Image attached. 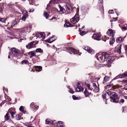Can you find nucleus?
<instances>
[{"instance_id": "nucleus-1", "label": "nucleus", "mask_w": 127, "mask_h": 127, "mask_svg": "<svg viewBox=\"0 0 127 127\" xmlns=\"http://www.w3.org/2000/svg\"><path fill=\"white\" fill-rule=\"evenodd\" d=\"M103 54L104 59L103 61H101V62L106 61L108 63H110L113 62L114 59L113 57L110 56L109 54L106 52L103 53Z\"/></svg>"}, {"instance_id": "nucleus-2", "label": "nucleus", "mask_w": 127, "mask_h": 127, "mask_svg": "<svg viewBox=\"0 0 127 127\" xmlns=\"http://www.w3.org/2000/svg\"><path fill=\"white\" fill-rule=\"evenodd\" d=\"M79 20L78 14H76L74 17L70 19L71 22L73 24L77 22Z\"/></svg>"}, {"instance_id": "nucleus-3", "label": "nucleus", "mask_w": 127, "mask_h": 127, "mask_svg": "<svg viewBox=\"0 0 127 127\" xmlns=\"http://www.w3.org/2000/svg\"><path fill=\"white\" fill-rule=\"evenodd\" d=\"M36 37V39L38 38H41L40 40H42L45 38V34L44 33L41 32L37 33L35 34V36H34V37Z\"/></svg>"}, {"instance_id": "nucleus-4", "label": "nucleus", "mask_w": 127, "mask_h": 127, "mask_svg": "<svg viewBox=\"0 0 127 127\" xmlns=\"http://www.w3.org/2000/svg\"><path fill=\"white\" fill-rule=\"evenodd\" d=\"M83 83L81 82H79L77 84L76 90L77 91L81 92L83 90Z\"/></svg>"}, {"instance_id": "nucleus-5", "label": "nucleus", "mask_w": 127, "mask_h": 127, "mask_svg": "<svg viewBox=\"0 0 127 127\" xmlns=\"http://www.w3.org/2000/svg\"><path fill=\"white\" fill-rule=\"evenodd\" d=\"M38 43L37 41H33L28 43L26 45V47L28 49H30L34 47L36 44Z\"/></svg>"}, {"instance_id": "nucleus-6", "label": "nucleus", "mask_w": 127, "mask_h": 127, "mask_svg": "<svg viewBox=\"0 0 127 127\" xmlns=\"http://www.w3.org/2000/svg\"><path fill=\"white\" fill-rule=\"evenodd\" d=\"M23 16L22 18V20L23 21H25L27 17L28 16V13L27 12L24 10L22 12Z\"/></svg>"}, {"instance_id": "nucleus-7", "label": "nucleus", "mask_w": 127, "mask_h": 127, "mask_svg": "<svg viewBox=\"0 0 127 127\" xmlns=\"http://www.w3.org/2000/svg\"><path fill=\"white\" fill-rule=\"evenodd\" d=\"M115 32L114 30L111 29H109L107 32V34L110 36H112L113 37L114 34Z\"/></svg>"}, {"instance_id": "nucleus-8", "label": "nucleus", "mask_w": 127, "mask_h": 127, "mask_svg": "<svg viewBox=\"0 0 127 127\" xmlns=\"http://www.w3.org/2000/svg\"><path fill=\"white\" fill-rule=\"evenodd\" d=\"M95 57L96 58L97 60H99V61H102L103 58V53L100 54H97L95 55Z\"/></svg>"}, {"instance_id": "nucleus-9", "label": "nucleus", "mask_w": 127, "mask_h": 127, "mask_svg": "<svg viewBox=\"0 0 127 127\" xmlns=\"http://www.w3.org/2000/svg\"><path fill=\"white\" fill-rule=\"evenodd\" d=\"M11 52L15 55H17L19 53V51L15 48H12L11 49Z\"/></svg>"}, {"instance_id": "nucleus-10", "label": "nucleus", "mask_w": 127, "mask_h": 127, "mask_svg": "<svg viewBox=\"0 0 127 127\" xmlns=\"http://www.w3.org/2000/svg\"><path fill=\"white\" fill-rule=\"evenodd\" d=\"M19 21L18 20V19H17L16 18L15 20H13L11 24L9 25V26H10L12 28L14 26L17 24V23H19Z\"/></svg>"}, {"instance_id": "nucleus-11", "label": "nucleus", "mask_w": 127, "mask_h": 127, "mask_svg": "<svg viewBox=\"0 0 127 127\" xmlns=\"http://www.w3.org/2000/svg\"><path fill=\"white\" fill-rule=\"evenodd\" d=\"M113 96V97H110L111 101L115 103L118 102V101L116 100V99H118L119 98V97L118 96Z\"/></svg>"}, {"instance_id": "nucleus-12", "label": "nucleus", "mask_w": 127, "mask_h": 127, "mask_svg": "<svg viewBox=\"0 0 127 127\" xmlns=\"http://www.w3.org/2000/svg\"><path fill=\"white\" fill-rule=\"evenodd\" d=\"M100 33H98L94 34L92 37L94 39L99 40L100 39Z\"/></svg>"}, {"instance_id": "nucleus-13", "label": "nucleus", "mask_w": 127, "mask_h": 127, "mask_svg": "<svg viewBox=\"0 0 127 127\" xmlns=\"http://www.w3.org/2000/svg\"><path fill=\"white\" fill-rule=\"evenodd\" d=\"M30 29L31 28L30 26L26 27L23 28L22 30L20 31L19 32L21 33L26 32H28L29 30H30Z\"/></svg>"}, {"instance_id": "nucleus-14", "label": "nucleus", "mask_w": 127, "mask_h": 127, "mask_svg": "<svg viewBox=\"0 0 127 127\" xmlns=\"http://www.w3.org/2000/svg\"><path fill=\"white\" fill-rule=\"evenodd\" d=\"M59 7L60 8L59 12L60 14H62L65 13V10L64 8L62 7L59 4Z\"/></svg>"}, {"instance_id": "nucleus-15", "label": "nucleus", "mask_w": 127, "mask_h": 127, "mask_svg": "<svg viewBox=\"0 0 127 127\" xmlns=\"http://www.w3.org/2000/svg\"><path fill=\"white\" fill-rule=\"evenodd\" d=\"M13 109V108H10L8 110V113H10V114L12 118H14L13 115H15L16 113L15 112H13L12 111Z\"/></svg>"}, {"instance_id": "nucleus-16", "label": "nucleus", "mask_w": 127, "mask_h": 127, "mask_svg": "<svg viewBox=\"0 0 127 127\" xmlns=\"http://www.w3.org/2000/svg\"><path fill=\"white\" fill-rule=\"evenodd\" d=\"M56 37H52L50 38L49 39L46 40H45V42L49 43H51L56 40Z\"/></svg>"}, {"instance_id": "nucleus-17", "label": "nucleus", "mask_w": 127, "mask_h": 127, "mask_svg": "<svg viewBox=\"0 0 127 127\" xmlns=\"http://www.w3.org/2000/svg\"><path fill=\"white\" fill-rule=\"evenodd\" d=\"M126 76H127V72H125L122 75H120L119 76H116L115 78V79H116L118 78H124Z\"/></svg>"}, {"instance_id": "nucleus-18", "label": "nucleus", "mask_w": 127, "mask_h": 127, "mask_svg": "<svg viewBox=\"0 0 127 127\" xmlns=\"http://www.w3.org/2000/svg\"><path fill=\"white\" fill-rule=\"evenodd\" d=\"M54 121L53 122L51 119H47L45 121V124H51L52 125L54 124Z\"/></svg>"}, {"instance_id": "nucleus-19", "label": "nucleus", "mask_w": 127, "mask_h": 127, "mask_svg": "<svg viewBox=\"0 0 127 127\" xmlns=\"http://www.w3.org/2000/svg\"><path fill=\"white\" fill-rule=\"evenodd\" d=\"M106 93L108 95H116V93L112 92L110 91H108Z\"/></svg>"}, {"instance_id": "nucleus-20", "label": "nucleus", "mask_w": 127, "mask_h": 127, "mask_svg": "<svg viewBox=\"0 0 127 127\" xmlns=\"http://www.w3.org/2000/svg\"><path fill=\"white\" fill-rule=\"evenodd\" d=\"M57 125L58 127H64V125L62 123V122L61 121H59L57 123Z\"/></svg>"}, {"instance_id": "nucleus-21", "label": "nucleus", "mask_w": 127, "mask_h": 127, "mask_svg": "<svg viewBox=\"0 0 127 127\" xmlns=\"http://www.w3.org/2000/svg\"><path fill=\"white\" fill-rule=\"evenodd\" d=\"M84 49L87 51L89 53H91L92 52V50L90 49V47L88 46L84 47Z\"/></svg>"}, {"instance_id": "nucleus-22", "label": "nucleus", "mask_w": 127, "mask_h": 127, "mask_svg": "<svg viewBox=\"0 0 127 127\" xmlns=\"http://www.w3.org/2000/svg\"><path fill=\"white\" fill-rule=\"evenodd\" d=\"M64 26L65 27H72L73 25L70 24L68 22H67L65 23V24L64 25Z\"/></svg>"}, {"instance_id": "nucleus-23", "label": "nucleus", "mask_w": 127, "mask_h": 127, "mask_svg": "<svg viewBox=\"0 0 127 127\" xmlns=\"http://www.w3.org/2000/svg\"><path fill=\"white\" fill-rule=\"evenodd\" d=\"M69 50L73 52L74 54H77V52L76 50L74 48L70 47L69 48Z\"/></svg>"}, {"instance_id": "nucleus-24", "label": "nucleus", "mask_w": 127, "mask_h": 127, "mask_svg": "<svg viewBox=\"0 0 127 127\" xmlns=\"http://www.w3.org/2000/svg\"><path fill=\"white\" fill-rule=\"evenodd\" d=\"M36 71L38 72L41 71L42 70V67L41 66H35Z\"/></svg>"}, {"instance_id": "nucleus-25", "label": "nucleus", "mask_w": 127, "mask_h": 127, "mask_svg": "<svg viewBox=\"0 0 127 127\" xmlns=\"http://www.w3.org/2000/svg\"><path fill=\"white\" fill-rule=\"evenodd\" d=\"M15 56V55L14 54L12 53L11 52H10L9 53V55L8 56V58L9 59H12Z\"/></svg>"}, {"instance_id": "nucleus-26", "label": "nucleus", "mask_w": 127, "mask_h": 127, "mask_svg": "<svg viewBox=\"0 0 127 127\" xmlns=\"http://www.w3.org/2000/svg\"><path fill=\"white\" fill-rule=\"evenodd\" d=\"M35 54L36 53H35V52L34 51H30L28 53L29 55H31L34 57L36 55Z\"/></svg>"}, {"instance_id": "nucleus-27", "label": "nucleus", "mask_w": 127, "mask_h": 127, "mask_svg": "<svg viewBox=\"0 0 127 127\" xmlns=\"http://www.w3.org/2000/svg\"><path fill=\"white\" fill-rule=\"evenodd\" d=\"M24 107L23 106H21L20 107L19 109L22 112L25 113L26 112V111L24 110Z\"/></svg>"}, {"instance_id": "nucleus-28", "label": "nucleus", "mask_w": 127, "mask_h": 127, "mask_svg": "<svg viewBox=\"0 0 127 127\" xmlns=\"http://www.w3.org/2000/svg\"><path fill=\"white\" fill-rule=\"evenodd\" d=\"M66 11L68 13H70L72 11V8L70 6L69 7H67L66 9Z\"/></svg>"}, {"instance_id": "nucleus-29", "label": "nucleus", "mask_w": 127, "mask_h": 127, "mask_svg": "<svg viewBox=\"0 0 127 127\" xmlns=\"http://www.w3.org/2000/svg\"><path fill=\"white\" fill-rule=\"evenodd\" d=\"M35 52H39L40 53H42L43 51L42 49L40 48L37 49L35 50Z\"/></svg>"}, {"instance_id": "nucleus-30", "label": "nucleus", "mask_w": 127, "mask_h": 127, "mask_svg": "<svg viewBox=\"0 0 127 127\" xmlns=\"http://www.w3.org/2000/svg\"><path fill=\"white\" fill-rule=\"evenodd\" d=\"M9 115V113H7L4 116L5 117V119L6 121H7L9 119V117H10V116H8Z\"/></svg>"}, {"instance_id": "nucleus-31", "label": "nucleus", "mask_w": 127, "mask_h": 127, "mask_svg": "<svg viewBox=\"0 0 127 127\" xmlns=\"http://www.w3.org/2000/svg\"><path fill=\"white\" fill-rule=\"evenodd\" d=\"M121 46L122 45H121L119 46L118 48L117 49V52L119 53V54L121 53Z\"/></svg>"}, {"instance_id": "nucleus-32", "label": "nucleus", "mask_w": 127, "mask_h": 127, "mask_svg": "<svg viewBox=\"0 0 127 127\" xmlns=\"http://www.w3.org/2000/svg\"><path fill=\"white\" fill-rule=\"evenodd\" d=\"M72 97L73 99L74 100H79L81 98L80 96L76 97V96H72Z\"/></svg>"}, {"instance_id": "nucleus-33", "label": "nucleus", "mask_w": 127, "mask_h": 127, "mask_svg": "<svg viewBox=\"0 0 127 127\" xmlns=\"http://www.w3.org/2000/svg\"><path fill=\"white\" fill-rule=\"evenodd\" d=\"M67 88L69 89L68 91L69 93H71L72 94H73L74 92L70 88V86H67Z\"/></svg>"}, {"instance_id": "nucleus-34", "label": "nucleus", "mask_w": 127, "mask_h": 127, "mask_svg": "<svg viewBox=\"0 0 127 127\" xmlns=\"http://www.w3.org/2000/svg\"><path fill=\"white\" fill-rule=\"evenodd\" d=\"M109 79V77L107 76H105L104 78V81L105 82L108 81Z\"/></svg>"}, {"instance_id": "nucleus-35", "label": "nucleus", "mask_w": 127, "mask_h": 127, "mask_svg": "<svg viewBox=\"0 0 127 127\" xmlns=\"http://www.w3.org/2000/svg\"><path fill=\"white\" fill-rule=\"evenodd\" d=\"M29 63V62L28 61L25 60H23L21 62V64H27Z\"/></svg>"}, {"instance_id": "nucleus-36", "label": "nucleus", "mask_w": 127, "mask_h": 127, "mask_svg": "<svg viewBox=\"0 0 127 127\" xmlns=\"http://www.w3.org/2000/svg\"><path fill=\"white\" fill-rule=\"evenodd\" d=\"M43 15L44 16L46 19H48L49 16V14L47 13L46 12H44Z\"/></svg>"}, {"instance_id": "nucleus-37", "label": "nucleus", "mask_w": 127, "mask_h": 127, "mask_svg": "<svg viewBox=\"0 0 127 127\" xmlns=\"http://www.w3.org/2000/svg\"><path fill=\"white\" fill-rule=\"evenodd\" d=\"M115 42V39L113 38H112L110 41V45L113 44Z\"/></svg>"}, {"instance_id": "nucleus-38", "label": "nucleus", "mask_w": 127, "mask_h": 127, "mask_svg": "<svg viewBox=\"0 0 127 127\" xmlns=\"http://www.w3.org/2000/svg\"><path fill=\"white\" fill-rule=\"evenodd\" d=\"M6 19L5 18H1L0 17V21L3 22L5 23Z\"/></svg>"}, {"instance_id": "nucleus-39", "label": "nucleus", "mask_w": 127, "mask_h": 127, "mask_svg": "<svg viewBox=\"0 0 127 127\" xmlns=\"http://www.w3.org/2000/svg\"><path fill=\"white\" fill-rule=\"evenodd\" d=\"M38 108V106L35 105V106H34L33 108V110L34 111H36Z\"/></svg>"}, {"instance_id": "nucleus-40", "label": "nucleus", "mask_w": 127, "mask_h": 127, "mask_svg": "<svg viewBox=\"0 0 127 127\" xmlns=\"http://www.w3.org/2000/svg\"><path fill=\"white\" fill-rule=\"evenodd\" d=\"M34 59L36 60H37L38 61H39V58L38 57V56H36V55L34 57Z\"/></svg>"}, {"instance_id": "nucleus-41", "label": "nucleus", "mask_w": 127, "mask_h": 127, "mask_svg": "<svg viewBox=\"0 0 127 127\" xmlns=\"http://www.w3.org/2000/svg\"><path fill=\"white\" fill-rule=\"evenodd\" d=\"M51 20H52V21H55L57 20V19L55 17H53L51 19Z\"/></svg>"}, {"instance_id": "nucleus-42", "label": "nucleus", "mask_w": 127, "mask_h": 127, "mask_svg": "<svg viewBox=\"0 0 127 127\" xmlns=\"http://www.w3.org/2000/svg\"><path fill=\"white\" fill-rule=\"evenodd\" d=\"M34 106H35L34 103L33 102L30 105V107L31 108H32L33 109V108Z\"/></svg>"}, {"instance_id": "nucleus-43", "label": "nucleus", "mask_w": 127, "mask_h": 127, "mask_svg": "<svg viewBox=\"0 0 127 127\" xmlns=\"http://www.w3.org/2000/svg\"><path fill=\"white\" fill-rule=\"evenodd\" d=\"M16 118L17 120H19L20 119V117L19 115H16Z\"/></svg>"}, {"instance_id": "nucleus-44", "label": "nucleus", "mask_w": 127, "mask_h": 127, "mask_svg": "<svg viewBox=\"0 0 127 127\" xmlns=\"http://www.w3.org/2000/svg\"><path fill=\"white\" fill-rule=\"evenodd\" d=\"M114 13V11L113 10H111L109 11L108 13L110 14H112Z\"/></svg>"}, {"instance_id": "nucleus-45", "label": "nucleus", "mask_w": 127, "mask_h": 127, "mask_svg": "<svg viewBox=\"0 0 127 127\" xmlns=\"http://www.w3.org/2000/svg\"><path fill=\"white\" fill-rule=\"evenodd\" d=\"M88 92L87 91L86 89H85V90L84 92V94L85 95H88Z\"/></svg>"}, {"instance_id": "nucleus-46", "label": "nucleus", "mask_w": 127, "mask_h": 127, "mask_svg": "<svg viewBox=\"0 0 127 127\" xmlns=\"http://www.w3.org/2000/svg\"><path fill=\"white\" fill-rule=\"evenodd\" d=\"M113 85L112 84H109L108 85H106V87L107 88H108L109 87H112L113 86Z\"/></svg>"}, {"instance_id": "nucleus-47", "label": "nucleus", "mask_w": 127, "mask_h": 127, "mask_svg": "<svg viewBox=\"0 0 127 127\" xmlns=\"http://www.w3.org/2000/svg\"><path fill=\"white\" fill-rule=\"evenodd\" d=\"M80 33L81 35L83 36L85 34V32L84 31H82V32L81 31Z\"/></svg>"}, {"instance_id": "nucleus-48", "label": "nucleus", "mask_w": 127, "mask_h": 127, "mask_svg": "<svg viewBox=\"0 0 127 127\" xmlns=\"http://www.w3.org/2000/svg\"><path fill=\"white\" fill-rule=\"evenodd\" d=\"M102 97L104 101H105H105H106V100L108 99L106 98V96H102Z\"/></svg>"}, {"instance_id": "nucleus-49", "label": "nucleus", "mask_w": 127, "mask_h": 127, "mask_svg": "<svg viewBox=\"0 0 127 127\" xmlns=\"http://www.w3.org/2000/svg\"><path fill=\"white\" fill-rule=\"evenodd\" d=\"M53 3H55L54 1H52V0H51L50 1L49 3L48 4H53Z\"/></svg>"}, {"instance_id": "nucleus-50", "label": "nucleus", "mask_w": 127, "mask_h": 127, "mask_svg": "<svg viewBox=\"0 0 127 127\" xmlns=\"http://www.w3.org/2000/svg\"><path fill=\"white\" fill-rule=\"evenodd\" d=\"M34 9L33 8H32V9H30L29 11V12H33L34 11Z\"/></svg>"}, {"instance_id": "nucleus-51", "label": "nucleus", "mask_w": 127, "mask_h": 127, "mask_svg": "<svg viewBox=\"0 0 127 127\" xmlns=\"http://www.w3.org/2000/svg\"><path fill=\"white\" fill-rule=\"evenodd\" d=\"M3 91L4 93H5V91L7 93L8 91L7 89H5L3 87Z\"/></svg>"}, {"instance_id": "nucleus-52", "label": "nucleus", "mask_w": 127, "mask_h": 127, "mask_svg": "<svg viewBox=\"0 0 127 127\" xmlns=\"http://www.w3.org/2000/svg\"><path fill=\"white\" fill-rule=\"evenodd\" d=\"M87 85L89 89H90L91 90V89L90 88V84H87Z\"/></svg>"}, {"instance_id": "nucleus-53", "label": "nucleus", "mask_w": 127, "mask_h": 127, "mask_svg": "<svg viewBox=\"0 0 127 127\" xmlns=\"http://www.w3.org/2000/svg\"><path fill=\"white\" fill-rule=\"evenodd\" d=\"M5 97H7V98L8 99V100L9 101H10L11 100V99L9 98L8 99V98H9V97L8 96H4Z\"/></svg>"}, {"instance_id": "nucleus-54", "label": "nucleus", "mask_w": 127, "mask_h": 127, "mask_svg": "<svg viewBox=\"0 0 127 127\" xmlns=\"http://www.w3.org/2000/svg\"><path fill=\"white\" fill-rule=\"evenodd\" d=\"M93 87L94 88H95V87H96L97 86L96 85V83H93Z\"/></svg>"}, {"instance_id": "nucleus-55", "label": "nucleus", "mask_w": 127, "mask_h": 127, "mask_svg": "<svg viewBox=\"0 0 127 127\" xmlns=\"http://www.w3.org/2000/svg\"><path fill=\"white\" fill-rule=\"evenodd\" d=\"M64 2L65 3H68L69 2V0H63Z\"/></svg>"}, {"instance_id": "nucleus-56", "label": "nucleus", "mask_w": 127, "mask_h": 127, "mask_svg": "<svg viewBox=\"0 0 127 127\" xmlns=\"http://www.w3.org/2000/svg\"><path fill=\"white\" fill-rule=\"evenodd\" d=\"M122 40V38L121 37L118 38V40L119 41H121Z\"/></svg>"}, {"instance_id": "nucleus-57", "label": "nucleus", "mask_w": 127, "mask_h": 127, "mask_svg": "<svg viewBox=\"0 0 127 127\" xmlns=\"http://www.w3.org/2000/svg\"><path fill=\"white\" fill-rule=\"evenodd\" d=\"M52 1H54L55 3H56L58 2L57 0H52Z\"/></svg>"}, {"instance_id": "nucleus-58", "label": "nucleus", "mask_w": 127, "mask_h": 127, "mask_svg": "<svg viewBox=\"0 0 127 127\" xmlns=\"http://www.w3.org/2000/svg\"><path fill=\"white\" fill-rule=\"evenodd\" d=\"M94 88L97 91H98L99 90V88L97 86L96 87H95Z\"/></svg>"}, {"instance_id": "nucleus-59", "label": "nucleus", "mask_w": 127, "mask_h": 127, "mask_svg": "<svg viewBox=\"0 0 127 127\" xmlns=\"http://www.w3.org/2000/svg\"><path fill=\"white\" fill-rule=\"evenodd\" d=\"M117 19L116 18H113V21H117Z\"/></svg>"}, {"instance_id": "nucleus-60", "label": "nucleus", "mask_w": 127, "mask_h": 127, "mask_svg": "<svg viewBox=\"0 0 127 127\" xmlns=\"http://www.w3.org/2000/svg\"><path fill=\"white\" fill-rule=\"evenodd\" d=\"M124 102V99H121L120 100V102L122 103H123Z\"/></svg>"}, {"instance_id": "nucleus-61", "label": "nucleus", "mask_w": 127, "mask_h": 127, "mask_svg": "<svg viewBox=\"0 0 127 127\" xmlns=\"http://www.w3.org/2000/svg\"><path fill=\"white\" fill-rule=\"evenodd\" d=\"M125 51L126 52V54L127 55V45H126L125 46Z\"/></svg>"}, {"instance_id": "nucleus-62", "label": "nucleus", "mask_w": 127, "mask_h": 127, "mask_svg": "<svg viewBox=\"0 0 127 127\" xmlns=\"http://www.w3.org/2000/svg\"><path fill=\"white\" fill-rule=\"evenodd\" d=\"M103 2V0H99L98 2L99 3H101Z\"/></svg>"}, {"instance_id": "nucleus-63", "label": "nucleus", "mask_w": 127, "mask_h": 127, "mask_svg": "<svg viewBox=\"0 0 127 127\" xmlns=\"http://www.w3.org/2000/svg\"><path fill=\"white\" fill-rule=\"evenodd\" d=\"M122 29L124 30H126L127 29V28L126 27H123L122 28Z\"/></svg>"}, {"instance_id": "nucleus-64", "label": "nucleus", "mask_w": 127, "mask_h": 127, "mask_svg": "<svg viewBox=\"0 0 127 127\" xmlns=\"http://www.w3.org/2000/svg\"><path fill=\"white\" fill-rule=\"evenodd\" d=\"M28 127H35L33 126H32L31 125H29L28 126Z\"/></svg>"}]
</instances>
